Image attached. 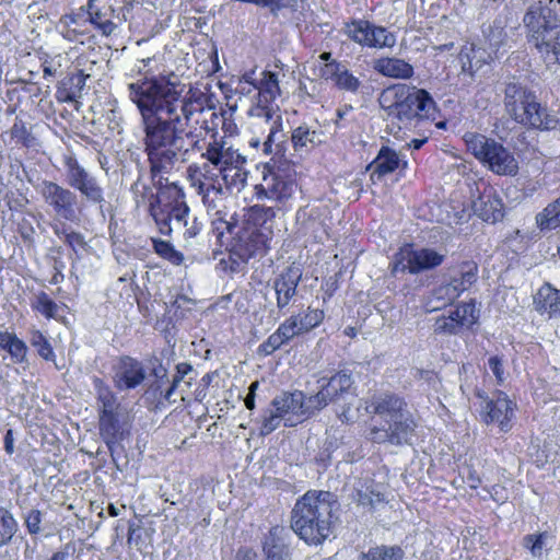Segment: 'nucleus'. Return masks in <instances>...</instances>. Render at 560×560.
<instances>
[{
	"label": "nucleus",
	"instance_id": "1",
	"mask_svg": "<svg viewBox=\"0 0 560 560\" xmlns=\"http://www.w3.org/2000/svg\"><path fill=\"white\" fill-rule=\"evenodd\" d=\"M153 58L142 59L137 82L127 85L128 97L137 106L144 131V151L148 155L151 173H167L188 152L185 138L192 133L186 131L200 97L185 93L186 84L174 72L154 74L147 69Z\"/></svg>",
	"mask_w": 560,
	"mask_h": 560
},
{
	"label": "nucleus",
	"instance_id": "2",
	"mask_svg": "<svg viewBox=\"0 0 560 560\" xmlns=\"http://www.w3.org/2000/svg\"><path fill=\"white\" fill-rule=\"evenodd\" d=\"M338 506L334 493L308 490L296 500L291 511L290 528L307 545H322L332 533Z\"/></svg>",
	"mask_w": 560,
	"mask_h": 560
},
{
	"label": "nucleus",
	"instance_id": "3",
	"mask_svg": "<svg viewBox=\"0 0 560 560\" xmlns=\"http://www.w3.org/2000/svg\"><path fill=\"white\" fill-rule=\"evenodd\" d=\"M378 102L395 135L401 129L416 128L421 121L434 120L438 114L436 103L427 90L405 83L384 89Z\"/></svg>",
	"mask_w": 560,
	"mask_h": 560
},
{
	"label": "nucleus",
	"instance_id": "4",
	"mask_svg": "<svg viewBox=\"0 0 560 560\" xmlns=\"http://www.w3.org/2000/svg\"><path fill=\"white\" fill-rule=\"evenodd\" d=\"M365 409L369 413L378 415L384 422L382 427L370 430L372 442L395 446L412 445L417 423L402 398L392 393L377 394Z\"/></svg>",
	"mask_w": 560,
	"mask_h": 560
},
{
	"label": "nucleus",
	"instance_id": "5",
	"mask_svg": "<svg viewBox=\"0 0 560 560\" xmlns=\"http://www.w3.org/2000/svg\"><path fill=\"white\" fill-rule=\"evenodd\" d=\"M505 112L517 124L532 129L552 130L558 119L548 113L547 107L538 101L520 78L508 77L500 83Z\"/></svg>",
	"mask_w": 560,
	"mask_h": 560
},
{
	"label": "nucleus",
	"instance_id": "6",
	"mask_svg": "<svg viewBox=\"0 0 560 560\" xmlns=\"http://www.w3.org/2000/svg\"><path fill=\"white\" fill-rule=\"evenodd\" d=\"M523 21L547 67L560 63V0L530 5Z\"/></svg>",
	"mask_w": 560,
	"mask_h": 560
},
{
	"label": "nucleus",
	"instance_id": "7",
	"mask_svg": "<svg viewBox=\"0 0 560 560\" xmlns=\"http://www.w3.org/2000/svg\"><path fill=\"white\" fill-rule=\"evenodd\" d=\"M317 384L318 392L311 395V402L314 404L313 408L316 409V412L332 404L336 406V416L342 423L353 422L354 418L351 409L357 393L351 373L339 371L330 377H320Z\"/></svg>",
	"mask_w": 560,
	"mask_h": 560
},
{
	"label": "nucleus",
	"instance_id": "8",
	"mask_svg": "<svg viewBox=\"0 0 560 560\" xmlns=\"http://www.w3.org/2000/svg\"><path fill=\"white\" fill-rule=\"evenodd\" d=\"M150 215L160 233L164 235H170L173 231L188 225L190 210L185 201L184 191L176 185H172L158 194H151Z\"/></svg>",
	"mask_w": 560,
	"mask_h": 560
},
{
	"label": "nucleus",
	"instance_id": "9",
	"mask_svg": "<svg viewBox=\"0 0 560 560\" xmlns=\"http://www.w3.org/2000/svg\"><path fill=\"white\" fill-rule=\"evenodd\" d=\"M463 139L467 150L491 172L503 176L517 174L518 163L502 143L477 132H466Z\"/></svg>",
	"mask_w": 560,
	"mask_h": 560
},
{
	"label": "nucleus",
	"instance_id": "10",
	"mask_svg": "<svg viewBox=\"0 0 560 560\" xmlns=\"http://www.w3.org/2000/svg\"><path fill=\"white\" fill-rule=\"evenodd\" d=\"M445 259V254L431 247H415L412 244H406L394 255L390 262V275L397 277L399 272H409L419 275L433 270L441 266Z\"/></svg>",
	"mask_w": 560,
	"mask_h": 560
},
{
	"label": "nucleus",
	"instance_id": "11",
	"mask_svg": "<svg viewBox=\"0 0 560 560\" xmlns=\"http://www.w3.org/2000/svg\"><path fill=\"white\" fill-rule=\"evenodd\" d=\"M343 33L362 47L383 49L393 48L396 45V35L387 27L364 19L346 23Z\"/></svg>",
	"mask_w": 560,
	"mask_h": 560
},
{
	"label": "nucleus",
	"instance_id": "12",
	"mask_svg": "<svg viewBox=\"0 0 560 560\" xmlns=\"http://www.w3.org/2000/svg\"><path fill=\"white\" fill-rule=\"evenodd\" d=\"M66 180L70 188L80 192L89 202L100 206L103 212L105 202L104 189L97 178L90 174L74 156H68L65 160Z\"/></svg>",
	"mask_w": 560,
	"mask_h": 560
},
{
	"label": "nucleus",
	"instance_id": "13",
	"mask_svg": "<svg viewBox=\"0 0 560 560\" xmlns=\"http://www.w3.org/2000/svg\"><path fill=\"white\" fill-rule=\"evenodd\" d=\"M480 311L476 301L463 302L451 310L448 315L439 316L433 324V332L441 336H458L470 330L478 323Z\"/></svg>",
	"mask_w": 560,
	"mask_h": 560
},
{
	"label": "nucleus",
	"instance_id": "14",
	"mask_svg": "<svg viewBox=\"0 0 560 560\" xmlns=\"http://www.w3.org/2000/svg\"><path fill=\"white\" fill-rule=\"evenodd\" d=\"M37 190L57 217L70 222L79 219V197L73 190L51 180H43Z\"/></svg>",
	"mask_w": 560,
	"mask_h": 560
},
{
	"label": "nucleus",
	"instance_id": "15",
	"mask_svg": "<svg viewBox=\"0 0 560 560\" xmlns=\"http://www.w3.org/2000/svg\"><path fill=\"white\" fill-rule=\"evenodd\" d=\"M302 279V269L296 264L285 267L271 280L276 296V307L279 314H284L298 296V287Z\"/></svg>",
	"mask_w": 560,
	"mask_h": 560
},
{
	"label": "nucleus",
	"instance_id": "16",
	"mask_svg": "<svg viewBox=\"0 0 560 560\" xmlns=\"http://www.w3.org/2000/svg\"><path fill=\"white\" fill-rule=\"evenodd\" d=\"M290 527L272 526L261 539L264 560H293L294 536Z\"/></svg>",
	"mask_w": 560,
	"mask_h": 560
},
{
	"label": "nucleus",
	"instance_id": "17",
	"mask_svg": "<svg viewBox=\"0 0 560 560\" xmlns=\"http://www.w3.org/2000/svg\"><path fill=\"white\" fill-rule=\"evenodd\" d=\"M98 423L100 434L108 447L112 459L115 460L118 450H122L121 442L130 433L128 416L124 410L108 416H101Z\"/></svg>",
	"mask_w": 560,
	"mask_h": 560
},
{
	"label": "nucleus",
	"instance_id": "18",
	"mask_svg": "<svg viewBox=\"0 0 560 560\" xmlns=\"http://www.w3.org/2000/svg\"><path fill=\"white\" fill-rule=\"evenodd\" d=\"M311 396L306 397L301 390L282 392L271 400V407L279 411L284 418L296 416L299 418H310L314 416L316 409L313 408Z\"/></svg>",
	"mask_w": 560,
	"mask_h": 560
},
{
	"label": "nucleus",
	"instance_id": "19",
	"mask_svg": "<svg viewBox=\"0 0 560 560\" xmlns=\"http://www.w3.org/2000/svg\"><path fill=\"white\" fill-rule=\"evenodd\" d=\"M477 396L482 399L483 402L481 415L483 421L487 424L497 422L502 431H508L513 413L512 401L509 397L502 392L495 393L490 399L481 392H478Z\"/></svg>",
	"mask_w": 560,
	"mask_h": 560
},
{
	"label": "nucleus",
	"instance_id": "20",
	"mask_svg": "<svg viewBox=\"0 0 560 560\" xmlns=\"http://www.w3.org/2000/svg\"><path fill=\"white\" fill-rule=\"evenodd\" d=\"M147 373L143 364L131 357L125 355L114 366V385L120 392H129L143 383Z\"/></svg>",
	"mask_w": 560,
	"mask_h": 560
},
{
	"label": "nucleus",
	"instance_id": "21",
	"mask_svg": "<svg viewBox=\"0 0 560 560\" xmlns=\"http://www.w3.org/2000/svg\"><path fill=\"white\" fill-rule=\"evenodd\" d=\"M497 54L485 46L481 40L465 46L459 55L462 70L474 78L483 67L488 66Z\"/></svg>",
	"mask_w": 560,
	"mask_h": 560
},
{
	"label": "nucleus",
	"instance_id": "22",
	"mask_svg": "<svg viewBox=\"0 0 560 560\" xmlns=\"http://www.w3.org/2000/svg\"><path fill=\"white\" fill-rule=\"evenodd\" d=\"M323 75L326 80L332 81L335 86L340 90L351 94L360 93L363 88L362 81L355 77L345 65L331 60V62L326 63Z\"/></svg>",
	"mask_w": 560,
	"mask_h": 560
},
{
	"label": "nucleus",
	"instance_id": "23",
	"mask_svg": "<svg viewBox=\"0 0 560 560\" xmlns=\"http://www.w3.org/2000/svg\"><path fill=\"white\" fill-rule=\"evenodd\" d=\"M472 210L480 219L491 223L500 221L504 215L502 200L492 188H486L472 201Z\"/></svg>",
	"mask_w": 560,
	"mask_h": 560
},
{
	"label": "nucleus",
	"instance_id": "24",
	"mask_svg": "<svg viewBox=\"0 0 560 560\" xmlns=\"http://www.w3.org/2000/svg\"><path fill=\"white\" fill-rule=\"evenodd\" d=\"M279 93L277 74L270 71L264 72L258 92V104L250 110L253 116L265 117L267 121L272 119L273 112L266 104L273 101Z\"/></svg>",
	"mask_w": 560,
	"mask_h": 560
},
{
	"label": "nucleus",
	"instance_id": "25",
	"mask_svg": "<svg viewBox=\"0 0 560 560\" xmlns=\"http://www.w3.org/2000/svg\"><path fill=\"white\" fill-rule=\"evenodd\" d=\"M373 69L378 74L394 80H409L415 75V68L398 57H380L373 60Z\"/></svg>",
	"mask_w": 560,
	"mask_h": 560
},
{
	"label": "nucleus",
	"instance_id": "26",
	"mask_svg": "<svg viewBox=\"0 0 560 560\" xmlns=\"http://www.w3.org/2000/svg\"><path fill=\"white\" fill-rule=\"evenodd\" d=\"M401 161L395 150L382 147L376 158L368 166V171H371V180L373 183L381 180L385 175L396 171Z\"/></svg>",
	"mask_w": 560,
	"mask_h": 560
},
{
	"label": "nucleus",
	"instance_id": "27",
	"mask_svg": "<svg viewBox=\"0 0 560 560\" xmlns=\"http://www.w3.org/2000/svg\"><path fill=\"white\" fill-rule=\"evenodd\" d=\"M291 142L295 152H308L324 142V132L303 124L293 129Z\"/></svg>",
	"mask_w": 560,
	"mask_h": 560
},
{
	"label": "nucleus",
	"instance_id": "28",
	"mask_svg": "<svg viewBox=\"0 0 560 560\" xmlns=\"http://www.w3.org/2000/svg\"><path fill=\"white\" fill-rule=\"evenodd\" d=\"M93 386L96 393L98 418L122 411L115 393L100 377H94Z\"/></svg>",
	"mask_w": 560,
	"mask_h": 560
},
{
	"label": "nucleus",
	"instance_id": "29",
	"mask_svg": "<svg viewBox=\"0 0 560 560\" xmlns=\"http://www.w3.org/2000/svg\"><path fill=\"white\" fill-rule=\"evenodd\" d=\"M536 311L551 316L560 315V291L545 283L534 296Z\"/></svg>",
	"mask_w": 560,
	"mask_h": 560
},
{
	"label": "nucleus",
	"instance_id": "30",
	"mask_svg": "<svg viewBox=\"0 0 560 560\" xmlns=\"http://www.w3.org/2000/svg\"><path fill=\"white\" fill-rule=\"evenodd\" d=\"M256 188L257 195L275 200H281L291 195V184L272 172L264 175L262 183Z\"/></svg>",
	"mask_w": 560,
	"mask_h": 560
},
{
	"label": "nucleus",
	"instance_id": "31",
	"mask_svg": "<svg viewBox=\"0 0 560 560\" xmlns=\"http://www.w3.org/2000/svg\"><path fill=\"white\" fill-rule=\"evenodd\" d=\"M505 23L502 19H494L492 22L483 23L481 26V43L489 49L498 54L499 49L505 44L506 33Z\"/></svg>",
	"mask_w": 560,
	"mask_h": 560
},
{
	"label": "nucleus",
	"instance_id": "32",
	"mask_svg": "<svg viewBox=\"0 0 560 560\" xmlns=\"http://www.w3.org/2000/svg\"><path fill=\"white\" fill-rule=\"evenodd\" d=\"M477 265L474 261H465L446 283L457 291V298H459L463 292L467 291L477 281Z\"/></svg>",
	"mask_w": 560,
	"mask_h": 560
},
{
	"label": "nucleus",
	"instance_id": "33",
	"mask_svg": "<svg viewBox=\"0 0 560 560\" xmlns=\"http://www.w3.org/2000/svg\"><path fill=\"white\" fill-rule=\"evenodd\" d=\"M457 299V291L445 282L431 291L425 306L428 312H435L453 304Z\"/></svg>",
	"mask_w": 560,
	"mask_h": 560
},
{
	"label": "nucleus",
	"instance_id": "34",
	"mask_svg": "<svg viewBox=\"0 0 560 560\" xmlns=\"http://www.w3.org/2000/svg\"><path fill=\"white\" fill-rule=\"evenodd\" d=\"M536 223L540 230H555L560 226V197L536 215Z\"/></svg>",
	"mask_w": 560,
	"mask_h": 560
},
{
	"label": "nucleus",
	"instance_id": "35",
	"mask_svg": "<svg viewBox=\"0 0 560 560\" xmlns=\"http://www.w3.org/2000/svg\"><path fill=\"white\" fill-rule=\"evenodd\" d=\"M404 550L399 546H376L362 552L359 560H402Z\"/></svg>",
	"mask_w": 560,
	"mask_h": 560
},
{
	"label": "nucleus",
	"instance_id": "36",
	"mask_svg": "<svg viewBox=\"0 0 560 560\" xmlns=\"http://www.w3.org/2000/svg\"><path fill=\"white\" fill-rule=\"evenodd\" d=\"M19 529L13 514L3 506H0V548L8 546Z\"/></svg>",
	"mask_w": 560,
	"mask_h": 560
},
{
	"label": "nucleus",
	"instance_id": "37",
	"mask_svg": "<svg viewBox=\"0 0 560 560\" xmlns=\"http://www.w3.org/2000/svg\"><path fill=\"white\" fill-rule=\"evenodd\" d=\"M284 421L285 427L293 425V422L291 421V418H284L279 411H277L275 408L268 409L265 411L261 429H260V435L266 436L272 433L275 430H277L280 427L281 421Z\"/></svg>",
	"mask_w": 560,
	"mask_h": 560
},
{
	"label": "nucleus",
	"instance_id": "38",
	"mask_svg": "<svg viewBox=\"0 0 560 560\" xmlns=\"http://www.w3.org/2000/svg\"><path fill=\"white\" fill-rule=\"evenodd\" d=\"M152 243L154 252L162 258L167 259L174 265H180L183 262V254L176 250L170 242L152 238Z\"/></svg>",
	"mask_w": 560,
	"mask_h": 560
},
{
	"label": "nucleus",
	"instance_id": "39",
	"mask_svg": "<svg viewBox=\"0 0 560 560\" xmlns=\"http://www.w3.org/2000/svg\"><path fill=\"white\" fill-rule=\"evenodd\" d=\"M32 306L46 318H55L59 308L58 305L44 291H40L35 295L32 302Z\"/></svg>",
	"mask_w": 560,
	"mask_h": 560
},
{
	"label": "nucleus",
	"instance_id": "40",
	"mask_svg": "<svg viewBox=\"0 0 560 560\" xmlns=\"http://www.w3.org/2000/svg\"><path fill=\"white\" fill-rule=\"evenodd\" d=\"M547 539V533L526 535L523 538V546L529 550L533 558L539 559L546 548Z\"/></svg>",
	"mask_w": 560,
	"mask_h": 560
},
{
	"label": "nucleus",
	"instance_id": "41",
	"mask_svg": "<svg viewBox=\"0 0 560 560\" xmlns=\"http://www.w3.org/2000/svg\"><path fill=\"white\" fill-rule=\"evenodd\" d=\"M11 137L16 143L23 147L31 148L35 144L36 139L31 131L26 128L25 124L21 119H15L10 130Z\"/></svg>",
	"mask_w": 560,
	"mask_h": 560
},
{
	"label": "nucleus",
	"instance_id": "42",
	"mask_svg": "<svg viewBox=\"0 0 560 560\" xmlns=\"http://www.w3.org/2000/svg\"><path fill=\"white\" fill-rule=\"evenodd\" d=\"M31 345L36 348L37 353L47 361H54L55 360V353L52 350V347L50 342L47 340V338L38 330H35L32 332Z\"/></svg>",
	"mask_w": 560,
	"mask_h": 560
},
{
	"label": "nucleus",
	"instance_id": "43",
	"mask_svg": "<svg viewBox=\"0 0 560 560\" xmlns=\"http://www.w3.org/2000/svg\"><path fill=\"white\" fill-rule=\"evenodd\" d=\"M264 152L266 154H275L280 158L284 156L285 135L269 132L267 139L264 142Z\"/></svg>",
	"mask_w": 560,
	"mask_h": 560
},
{
	"label": "nucleus",
	"instance_id": "44",
	"mask_svg": "<svg viewBox=\"0 0 560 560\" xmlns=\"http://www.w3.org/2000/svg\"><path fill=\"white\" fill-rule=\"evenodd\" d=\"M357 501L364 508H369L370 510H377L381 505L385 504V497L380 492L365 489L358 491Z\"/></svg>",
	"mask_w": 560,
	"mask_h": 560
},
{
	"label": "nucleus",
	"instance_id": "45",
	"mask_svg": "<svg viewBox=\"0 0 560 560\" xmlns=\"http://www.w3.org/2000/svg\"><path fill=\"white\" fill-rule=\"evenodd\" d=\"M222 150L223 144L213 141L212 143L208 144L206 151L201 154V158L206 159L220 172V174L223 175Z\"/></svg>",
	"mask_w": 560,
	"mask_h": 560
},
{
	"label": "nucleus",
	"instance_id": "46",
	"mask_svg": "<svg viewBox=\"0 0 560 560\" xmlns=\"http://www.w3.org/2000/svg\"><path fill=\"white\" fill-rule=\"evenodd\" d=\"M276 331L285 340V342H289L295 336L303 334L301 327L298 324L296 315H292L287 318L282 324H280Z\"/></svg>",
	"mask_w": 560,
	"mask_h": 560
},
{
	"label": "nucleus",
	"instance_id": "47",
	"mask_svg": "<svg viewBox=\"0 0 560 560\" xmlns=\"http://www.w3.org/2000/svg\"><path fill=\"white\" fill-rule=\"evenodd\" d=\"M296 316L298 324L303 332L310 331L311 329L315 328L324 319V313L320 310L308 308L307 313L303 317H300V315Z\"/></svg>",
	"mask_w": 560,
	"mask_h": 560
},
{
	"label": "nucleus",
	"instance_id": "48",
	"mask_svg": "<svg viewBox=\"0 0 560 560\" xmlns=\"http://www.w3.org/2000/svg\"><path fill=\"white\" fill-rule=\"evenodd\" d=\"M23 518L30 535H38L42 532L43 513L39 510L31 509Z\"/></svg>",
	"mask_w": 560,
	"mask_h": 560
},
{
	"label": "nucleus",
	"instance_id": "49",
	"mask_svg": "<svg viewBox=\"0 0 560 560\" xmlns=\"http://www.w3.org/2000/svg\"><path fill=\"white\" fill-rule=\"evenodd\" d=\"M192 371V366L189 363L183 362L176 365V374L173 376L170 388L165 392L164 398L168 401L172 399V395L184 377Z\"/></svg>",
	"mask_w": 560,
	"mask_h": 560
},
{
	"label": "nucleus",
	"instance_id": "50",
	"mask_svg": "<svg viewBox=\"0 0 560 560\" xmlns=\"http://www.w3.org/2000/svg\"><path fill=\"white\" fill-rule=\"evenodd\" d=\"M103 18L104 14L102 13V11L97 10L91 12V14L89 15V21L93 25H95L102 32L103 35L109 36L116 30V24L110 20L104 21Z\"/></svg>",
	"mask_w": 560,
	"mask_h": 560
},
{
	"label": "nucleus",
	"instance_id": "51",
	"mask_svg": "<svg viewBox=\"0 0 560 560\" xmlns=\"http://www.w3.org/2000/svg\"><path fill=\"white\" fill-rule=\"evenodd\" d=\"M284 343H287L285 340L275 331L258 347V353L262 355H270Z\"/></svg>",
	"mask_w": 560,
	"mask_h": 560
},
{
	"label": "nucleus",
	"instance_id": "52",
	"mask_svg": "<svg viewBox=\"0 0 560 560\" xmlns=\"http://www.w3.org/2000/svg\"><path fill=\"white\" fill-rule=\"evenodd\" d=\"M249 211L250 218L255 221L256 224H264L276 214L272 207H266L262 205H255L250 207Z\"/></svg>",
	"mask_w": 560,
	"mask_h": 560
},
{
	"label": "nucleus",
	"instance_id": "53",
	"mask_svg": "<svg viewBox=\"0 0 560 560\" xmlns=\"http://www.w3.org/2000/svg\"><path fill=\"white\" fill-rule=\"evenodd\" d=\"M8 352L14 363H23L26 360L27 347L24 341L16 337L10 345Z\"/></svg>",
	"mask_w": 560,
	"mask_h": 560
},
{
	"label": "nucleus",
	"instance_id": "54",
	"mask_svg": "<svg viewBox=\"0 0 560 560\" xmlns=\"http://www.w3.org/2000/svg\"><path fill=\"white\" fill-rule=\"evenodd\" d=\"M131 191L135 197L136 205L139 206L143 203L149 195V200L151 199V194H153L152 189L143 184L140 179L136 180L131 185Z\"/></svg>",
	"mask_w": 560,
	"mask_h": 560
},
{
	"label": "nucleus",
	"instance_id": "55",
	"mask_svg": "<svg viewBox=\"0 0 560 560\" xmlns=\"http://www.w3.org/2000/svg\"><path fill=\"white\" fill-rule=\"evenodd\" d=\"M201 229L202 224L196 217H192L188 219V225L182 226V229H178L177 231H183L185 241H190L200 233Z\"/></svg>",
	"mask_w": 560,
	"mask_h": 560
},
{
	"label": "nucleus",
	"instance_id": "56",
	"mask_svg": "<svg viewBox=\"0 0 560 560\" xmlns=\"http://www.w3.org/2000/svg\"><path fill=\"white\" fill-rule=\"evenodd\" d=\"M65 244L68 245L77 256H79L80 249L85 250L88 248V243L85 242L83 234L77 231H73L72 234H70Z\"/></svg>",
	"mask_w": 560,
	"mask_h": 560
},
{
	"label": "nucleus",
	"instance_id": "57",
	"mask_svg": "<svg viewBox=\"0 0 560 560\" xmlns=\"http://www.w3.org/2000/svg\"><path fill=\"white\" fill-rule=\"evenodd\" d=\"M236 226L232 224L231 222H228L223 219H218L217 221H213V232L215 233L218 240L223 243L222 238L224 237L225 233L234 234V229Z\"/></svg>",
	"mask_w": 560,
	"mask_h": 560
},
{
	"label": "nucleus",
	"instance_id": "58",
	"mask_svg": "<svg viewBox=\"0 0 560 560\" xmlns=\"http://www.w3.org/2000/svg\"><path fill=\"white\" fill-rule=\"evenodd\" d=\"M222 164H223V180H228L230 173L233 171L234 165V151L231 148L222 150Z\"/></svg>",
	"mask_w": 560,
	"mask_h": 560
},
{
	"label": "nucleus",
	"instance_id": "59",
	"mask_svg": "<svg viewBox=\"0 0 560 560\" xmlns=\"http://www.w3.org/2000/svg\"><path fill=\"white\" fill-rule=\"evenodd\" d=\"M232 246H235L242 252H249V259L254 257L257 249L256 244L250 241V237L247 235V233L243 236H240L238 240H235Z\"/></svg>",
	"mask_w": 560,
	"mask_h": 560
},
{
	"label": "nucleus",
	"instance_id": "60",
	"mask_svg": "<svg viewBox=\"0 0 560 560\" xmlns=\"http://www.w3.org/2000/svg\"><path fill=\"white\" fill-rule=\"evenodd\" d=\"M488 364H489V369L495 376L498 383L501 384L504 381V370H503L502 360L499 357L494 355V357L489 358Z\"/></svg>",
	"mask_w": 560,
	"mask_h": 560
},
{
	"label": "nucleus",
	"instance_id": "61",
	"mask_svg": "<svg viewBox=\"0 0 560 560\" xmlns=\"http://www.w3.org/2000/svg\"><path fill=\"white\" fill-rule=\"evenodd\" d=\"M54 234L59 237L63 243L67 241V238L72 234L74 231L70 225L66 224L65 222H58L55 223L52 226Z\"/></svg>",
	"mask_w": 560,
	"mask_h": 560
},
{
	"label": "nucleus",
	"instance_id": "62",
	"mask_svg": "<svg viewBox=\"0 0 560 560\" xmlns=\"http://www.w3.org/2000/svg\"><path fill=\"white\" fill-rule=\"evenodd\" d=\"M248 260H249V254L243 253V256L241 255V259H238V261L229 260V266L226 268H229V270L232 273L242 272L244 270L245 266L247 265Z\"/></svg>",
	"mask_w": 560,
	"mask_h": 560
},
{
	"label": "nucleus",
	"instance_id": "63",
	"mask_svg": "<svg viewBox=\"0 0 560 560\" xmlns=\"http://www.w3.org/2000/svg\"><path fill=\"white\" fill-rule=\"evenodd\" d=\"M16 335L0 330V349L8 351L10 345L14 341Z\"/></svg>",
	"mask_w": 560,
	"mask_h": 560
},
{
	"label": "nucleus",
	"instance_id": "64",
	"mask_svg": "<svg viewBox=\"0 0 560 560\" xmlns=\"http://www.w3.org/2000/svg\"><path fill=\"white\" fill-rule=\"evenodd\" d=\"M352 106L351 105H343L339 108H337L336 110V120H335V125L337 128H341L343 127V125L341 124V121L343 120L345 116L350 112L352 110Z\"/></svg>",
	"mask_w": 560,
	"mask_h": 560
}]
</instances>
